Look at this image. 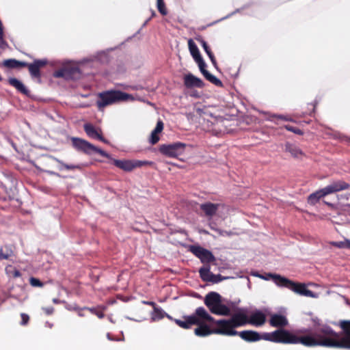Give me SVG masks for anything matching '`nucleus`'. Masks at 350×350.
Returning <instances> with one entry per match:
<instances>
[{"instance_id":"f257e3e1","label":"nucleus","mask_w":350,"mask_h":350,"mask_svg":"<svg viewBox=\"0 0 350 350\" xmlns=\"http://www.w3.org/2000/svg\"><path fill=\"white\" fill-rule=\"evenodd\" d=\"M237 336L246 342H256L261 339L275 343L301 344L307 347H314V327L302 328L291 332L285 329H278L271 333L260 334L253 330L239 332Z\"/></svg>"},{"instance_id":"f03ea898","label":"nucleus","mask_w":350,"mask_h":350,"mask_svg":"<svg viewBox=\"0 0 350 350\" xmlns=\"http://www.w3.org/2000/svg\"><path fill=\"white\" fill-rule=\"evenodd\" d=\"M340 332L326 324L314 327V347L350 349V320L339 322Z\"/></svg>"},{"instance_id":"7ed1b4c3","label":"nucleus","mask_w":350,"mask_h":350,"mask_svg":"<svg viewBox=\"0 0 350 350\" xmlns=\"http://www.w3.org/2000/svg\"><path fill=\"white\" fill-rule=\"evenodd\" d=\"M213 321H215V319L203 307L197 308L193 314L184 317V320L175 319V323L184 329H189L193 325H198V327L194 329V333L200 337L214 334L213 328L211 329L205 323V322L213 323Z\"/></svg>"},{"instance_id":"20e7f679","label":"nucleus","mask_w":350,"mask_h":350,"mask_svg":"<svg viewBox=\"0 0 350 350\" xmlns=\"http://www.w3.org/2000/svg\"><path fill=\"white\" fill-rule=\"evenodd\" d=\"M257 275L265 280H272L278 286L286 288L301 296L312 298L317 297V295L313 291L308 289L304 283L294 282L277 273H269L265 275L260 274Z\"/></svg>"},{"instance_id":"39448f33","label":"nucleus","mask_w":350,"mask_h":350,"mask_svg":"<svg viewBox=\"0 0 350 350\" xmlns=\"http://www.w3.org/2000/svg\"><path fill=\"white\" fill-rule=\"evenodd\" d=\"M204 304L214 314L230 316V308L222 304L221 296L216 292H210L204 297Z\"/></svg>"},{"instance_id":"423d86ee","label":"nucleus","mask_w":350,"mask_h":350,"mask_svg":"<svg viewBox=\"0 0 350 350\" xmlns=\"http://www.w3.org/2000/svg\"><path fill=\"white\" fill-rule=\"evenodd\" d=\"M129 96V94L119 90L103 92L98 94V100L96 101V105L99 109H102L106 106L113 105L120 101L126 100Z\"/></svg>"},{"instance_id":"0eeeda50","label":"nucleus","mask_w":350,"mask_h":350,"mask_svg":"<svg viewBox=\"0 0 350 350\" xmlns=\"http://www.w3.org/2000/svg\"><path fill=\"white\" fill-rule=\"evenodd\" d=\"M72 144L76 150L85 154H90L92 152H94L104 157L110 158V155L107 152L99 148H97L85 139L73 137L72 139Z\"/></svg>"},{"instance_id":"6e6552de","label":"nucleus","mask_w":350,"mask_h":350,"mask_svg":"<svg viewBox=\"0 0 350 350\" xmlns=\"http://www.w3.org/2000/svg\"><path fill=\"white\" fill-rule=\"evenodd\" d=\"M213 323L215 325L213 327V332L215 334L234 336H237L238 332L235 330L230 319H219L213 321Z\"/></svg>"},{"instance_id":"1a4fd4ad","label":"nucleus","mask_w":350,"mask_h":350,"mask_svg":"<svg viewBox=\"0 0 350 350\" xmlns=\"http://www.w3.org/2000/svg\"><path fill=\"white\" fill-rule=\"evenodd\" d=\"M186 144L181 142H176L170 144H162L159 146V152L168 157L177 158L182 155L186 148Z\"/></svg>"},{"instance_id":"9d476101","label":"nucleus","mask_w":350,"mask_h":350,"mask_svg":"<svg viewBox=\"0 0 350 350\" xmlns=\"http://www.w3.org/2000/svg\"><path fill=\"white\" fill-rule=\"evenodd\" d=\"M113 165L126 172H131L135 168L141 167L144 165H151L153 162L139 160H118L113 159Z\"/></svg>"},{"instance_id":"9b49d317","label":"nucleus","mask_w":350,"mask_h":350,"mask_svg":"<svg viewBox=\"0 0 350 350\" xmlns=\"http://www.w3.org/2000/svg\"><path fill=\"white\" fill-rule=\"evenodd\" d=\"M189 251L198 258L202 263H210L215 260L213 253L199 245H190Z\"/></svg>"},{"instance_id":"f8f14e48","label":"nucleus","mask_w":350,"mask_h":350,"mask_svg":"<svg viewBox=\"0 0 350 350\" xmlns=\"http://www.w3.org/2000/svg\"><path fill=\"white\" fill-rule=\"evenodd\" d=\"M210 269V265L203 266L199 269L200 277L202 281L217 284L227 278L220 274L215 275L213 273L211 272Z\"/></svg>"},{"instance_id":"ddd939ff","label":"nucleus","mask_w":350,"mask_h":350,"mask_svg":"<svg viewBox=\"0 0 350 350\" xmlns=\"http://www.w3.org/2000/svg\"><path fill=\"white\" fill-rule=\"evenodd\" d=\"M54 77L64 78L65 79H76L80 75V70L76 66H64L54 72Z\"/></svg>"},{"instance_id":"4468645a","label":"nucleus","mask_w":350,"mask_h":350,"mask_svg":"<svg viewBox=\"0 0 350 350\" xmlns=\"http://www.w3.org/2000/svg\"><path fill=\"white\" fill-rule=\"evenodd\" d=\"M26 67L28 68L29 73L33 78H40V68L47 64L46 59H36L33 63L29 64L26 62Z\"/></svg>"},{"instance_id":"2eb2a0df","label":"nucleus","mask_w":350,"mask_h":350,"mask_svg":"<svg viewBox=\"0 0 350 350\" xmlns=\"http://www.w3.org/2000/svg\"><path fill=\"white\" fill-rule=\"evenodd\" d=\"M83 129L89 137L98 139L99 141L105 144L108 143V141L103 137V133L100 129H96L93 124L90 123L85 124Z\"/></svg>"},{"instance_id":"dca6fc26","label":"nucleus","mask_w":350,"mask_h":350,"mask_svg":"<svg viewBox=\"0 0 350 350\" xmlns=\"http://www.w3.org/2000/svg\"><path fill=\"white\" fill-rule=\"evenodd\" d=\"M234 329L244 326L247 324V315L241 309L233 314L229 319Z\"/></svg>"},{"instance_id":"f3484780","label":"nucleus","mask_w":350,"mask_h":350,"mask_svg":"<svg viewBox=\"0 0 350 350\" xmlns=\"http://www.w3.org/2000/svg\"><path fill=\"white\" fill-rule=\"evenodd\" d=\"M324 188L327 195H329L334 193L349 189L350 188V185L344 180H339L332 182Z\"/></svg>"},{"instance_id":"a211bd4d","label":"nucleus","mask_w":350,"mask_h":350,"mask_svg":"<svg viewBox=\"0 0 350 350\" xmlns=\"http://www.w3.org/2000/svg\"><path fill=\"white\" fill-rule=\"evenodd\" d=\"M188 46L191 56L195 62L198 64L199 67L204 66L205 64L203 58L202 57L200 51L192 39H189Z\"/></svg>"},{"instance_id":"6ab92c4d","label":"nucleus","mask_w":350,"mask_h":350,"mask_svg":"<svg viewBox=\"0 0 350 350\" xmlns=\"http://www.w3.org/2000/svg\"><path fill=\"white\" fill-rule=\"evenodd\" d=\"M266 321L265 314L260 310L253 312L249 317H247V324L260 327L265 324Z\"/></svg>"},{"instance_id":"aec40b11","label":"nucleus","mask_w":350,"mask_h":350,"mask_svg":"<svg viewBox=\"0 0 350 350\" xmlns=\"http://www.w3.org/2000/svg\"><path fill=\"white\" fill-rule=\"evenodd\" d=\"M269 324L271 327L284 329L288 324V321L285 316L280 314H273L270 317Z\"/></svg>"},{"instance_id":"412c9836","label":"nucleus","mask_w":350,"mask_h":350,"mask_svg":"<svg viewBox=\"0 0 350 350\" xmlns=\"http://www.w3.org/2000/svg\"><path fill=\"white\" fill-rule=\"evenodd\" d=\"M184 84L188 88H203L204 82L198 77L192 74L186 75L184 77Z\"/></svg>"},{"instance_id":"4be33fe9","label":"nucleus","mask_w":350,"mask_h":350,"mask_svg":"<svg viewBox=\"0 0 350 350\" xmlns=\"http://www.w3.org/2000/svg\"><path fill=\"white\" fill-rule=\"evenodd\" d=\"M219 207V204L206 202L200 204V209L204 212V215L208 217H213Z\"/></svg>"},{"instance_id":"5701e85b","label":"nucleus","mask_w":350,"mask_h":350,"mask_svg":"<svg viewBox=\"0 0 350 350\" xmlns=\"http://www.w3.org/2000/svg\"><path fill=\"white\" fill-rule=\"evenodd\" d=\"M284 150L286 152H288L291 155L296 159L302 157L304 154L303 151L295 144L286 142L284 145Z\"/></svg>"},{"instance_id":"b1692460","label":"nucleus","mask_w":350,"mask_h":350,"mask_svg":"<svg viewBox=\"0 0 350 350\" xmlns=\"http://www.w3.org/2000/svg\"><path fill=\"white\" fill-rule=\"evenodd\" d=\"M206 63L204 64V66L199 67L200 72H202L203 76L205 77V79L217 87H223L222 82L219 79H217L215 76L211 74L206 69Z\"/></svg>"},{"instance_id":"393cba45","label":"nucleus","mask_w":350,"mask_h":350,"mask_svg":"<svg viewBox=\"0 0 350 350\" xmlns=\"http://www.w3.org/2000/svg\"><path fill=\"white\" fill-rule=\"evenodd\" d=\"M206 63L204 64V66L199 67L200 72H202L203 76L205 77V79L217 87H223L222 82L219 79H217L215 76L211 74L206 69Z\"/></svg>"},{"instance_id":"a878e982","label":"nucleus","mask_w":350,"mask_h":350,"mask_svg":"<svg viewBox=\"0 0 350 350\" xmlns=\"http://www.w3.org/2000/svg\"><path fill=\"white\" fill-rule=\"evenodd\" d=\"M325 196H327V193L325 188H323L311 193L308 198V202L311 205H314L320 200L321 198Z\"/></svg>"},{"instance_id":"bb28decb","label":"nucleus","mask_w":350,"mask_h":350,"mask_svg":"<svg viewBox=\"0 0 350 350\" xmlns=\"http://www.w3.org/2000/svg\"><path fill=\"white\" fill-rule=\"evenodd\" d=\"M8 83L10 85L15 88L19 92L22 93L24 95H28L29 94V90L24 85V84L18 80L16 78H10L8 79Z\"/></svg>"},{"instance_id":"cd10ccee","label":"nucleus","mask_w":350,"mask_h":350,"mask_svg":"<svg viewBox=\"0 0 350 350\" xmlns=\"http://www.w3.org/2000/svg\"><path fill=\"white\" fill-rule=\"evenodd\" d=\"M26 62H21L15 59H5L3 62V66L9 68H25Z\"/></svg>"},{"instance_id":"c85d7f7f","label":"nucleus","mask_w":350,"mask_h":350,"mask_svg":"<svg viewBox=\"0 0 350 350\" xmlns=\"http://www.w3.org/2000/svg\"><path fill=\"white\" fill-rule=\"evenodd\" d=\"M14 252L10 245H5L0 248V260H8L13 256Z\"/></svg>"},{"instance_id":"c756f323","label":"nucleus","mask_w":350,"mask_h":350,"mask_svg":"<svg viewBox=\"0 0 350 350\" xmlns=\"http://www.w3.org/2000/svg\"><path fill=\"white\" fill-rule=\"evenodd\" d=\"M202 46L203 49L204 50V51L206 52V53L207 54V55L208 56L213 65L215 67H217V63L215 57L213 53L212 52L211 48L208 45V44L206 42H203L202 44Z\"/></svg>"},{"instance_id":"7c9ffc66","label":"nucleus","mask_w":350,"mask_h":350,"mask_svg":"<svg viewBox=\"0 0 350 350\" xmlns=\"http://www.w3.org/2000/svg\"><path fill=\"white\" fill-rule=\"evenodd\" d=\"M275 119L284 120V121L293 122V120L288 116L276 115V114L271 115L269 117L268 120L274 122L275 123L278 124V122L276 121H275Z\"/></svg>"},{"instance_id":"2f4dec72","label":"nucleus","mask_w":350,"mask_h":350,"mask_svg":"<svg viewBox=\"0 0 350 350\" xmlns=\"http://www.w3.org/2000/svg\"><path fill=\"white\" fill-rule=\"evenodd\" d=\"M55 161L58 163H59L64 169H66L67 170H76V169L81 170V166L80 165L67 164L58 159H55Z\"/></svg>"},{"instance_id":"473e14b6","label":"nucleus","mask_w":350,"mask_h":350,"mask_svg":"<svg viewBox=\"0 0 350 350\" xmlns=\"http://www.w3.org/2000/svg\"><path fill=\"white\" fill-rule=\"evenodd\" d=\"M9 268L12 269H8V267L6 268L7 273L10 277H12L14 278H19L21 276V273L14 267L10 266Z\"/></svg>"},{"instance_id":"72a5a7b5","label":"nucleus","mask_w":350,"mask_h":350,"mask_svg":"<svg viewBox=\"0 0 350 350\" xmlns=\"http://www.w3.org/2000/svg\"><path fill=\"white\" fill-rule=\"evenodd\" d=\"M83 309H85L90 311L92 314L96 315L99 319H103L105 317L104 312L96 308L84 307Z\"/></svg>"},{"instance_id":"f704fd0d","label":"nucleus","mask_w":350,"mask_h":350,"mask_svg":"<svg viewBox=\"0 0 350 350\" xmlns=\"http://www.w3.org/2000/svg\"><path fill=\"white\" fill-rule=\"evenodd\" d=\"M332 245L338 248H349L350 249V241L345 240L344 241L332 242Z\"/></svg>"},{"instance_id":"c9c22d12","label":"nucleus","mask_w":350,"mask_h":350,"mask_svg":"<svg viewBox=\"0 0 350 350\" xmlns=\"http://www.w3.org/2000/svg\"><path fill=\"white\" fill-rule=\"evenodd\" d=\"M157 8L163 16L167 15V12L163 0H157Z\"/></svg>"},{"instance_id":"e433bc0d","label":"nucleus","mask_w":350,"mask_h":350,"mask_svg":"<svg viewBox=\"0 0 350 350\" xmlns=\"http://www.w3.org/2000/svg\"><path fill=\"white\" fill-rule=\"evenodd\" d=\"M29 284L33 287L42 288L44 286V283L42 282H41L39 279L34 278V277H31L29 278Z\"/></svg>"},{"instance_id":"4c0bfd02","label":"nucleus","mask_w":350,"mask_h":350,"mask_svg":"<svg viewBox=\"0 0 350 350\" xmlns=\"http://www.w3.org/2000/svg\"><path fill=\"white\" fill-rule=\"evenodd\" d=\"M287 131H291V132H293L297 135H304V132L303 131H301V129H299V128H297V127H294L293 126H291V125H285L284 126Z\"/></svg>"},{"instance_id":"58836bf2","label":"nucleus","mask_w":350,"mask_h":350,"mask_svg":"<svg viewBox=\"0 0 350 350\" xmlns=\"http://www.w3.org/2000/svg\"><path fill=\"white\" fill-rule=\"evenodd\" d=\"M163 310L161 308H157V307H154V317H153V319H161L163 317Z\"/></svg>"},{"instance_id":"ea45409f","label":"nucleus","mask_w":350,"mask_h":350,"mask_svg":"<svg viewBox=\"0 0 350 350\" xmlns=\"http://www.w3.org/2000/svg\"><path fill=\"white\" fill-rule=\"evenodd\" d=\"M159 133H155V131L153 130L151 133V136H150V142L151 144L154 145L155 144H157L159 140Z\"/></svg>"},{"instance_id":"a19ab883","label":"nucleus","mask_w":350,"mask_h":350,"mask_svg":"<svg viewBox=\"0 0 350 350\" xmlns=\"http://www.w3.org/2000/svg\"><path fill=\"white\" fill-rule=\"evenodd\" d=\"M21 325H23V326L27 325L29 321V315L25 313H21Z\"/></svg>"},{"instance_id":"79ce46f5","label":"nucleus","mask_w":350,"mask_h":350,"mask_svg":"<svg viewBox=\"0 0 350 350\" xmlns=\"http://www.w3.org/2000/svg\"><path fill=\"white\" fill-rule=\"evenodd\" d=\"M163 122L161 120H158L156 127L154 128L155 133H160L163 129Z\"/></svg>"},{"instance_id":"37998d69","label":"nucleus","mask_w":350,"mask_h":350,"mask_svg":"<svg viewBox=\"0 0 350 350\" xmlns=\"http://www.w3.org/2000/svg\"><path fill=\"white\" fill-rule=\"evenodd\" d=\"M68 310H73L77 312V314L79 317H84L85 314L83 313V308H79V307H73V308H68Z\"/></svg>"},{"instance_id":"c03bdc74","label":"nucleus","mask_w":350,"mask_h":350,"mask_svg":"<svg viewBox=\"0 0 350 350\" xmlns=\"http://www.w3.org/2000/svg\"><path fill=\"white\" fill-rule=\"evenodd\" d=\"M42 310L46 314L51 315L54 312V308L52 306L42 308Z\"/></svg>"},{"instance_id":"a18cd8bd","label":"nucleus","mask_w":350,"mask_h":350,"mask_svg":"<svg viewBox=\"0 0 350 350\" xmlns=\"http://www.w3.org/2000/svg\"><path fill=\"white\" fill-rule=\"evenodd\" d=\"M195 39L200 43L202 45L203 42H206L200 35H198L195 37Z\"/></svg>"},{"instance_id":"49530a36","label":"nucleus","mask_w":350,"mask_h":350,"mask_svg":"<svg viewBox=\"0 0 350 350\" xmlns=\"http://www.w3.org/2000/svg\"><path fill=\"white\" fill-rule=\"evenodd\" d=\"M144 304L150 306H152L154 308L155 307V303L153 301H144Z\"/></svg>"},{"instance_id":"de8ad7c7","label":"nucleus","mask_w":350,"mask_h":350,"mask_svg":"<svg viewBox=\"0 0 350 350\" xmlns=\"http://www.w3.org/2000/svg\"><path fill=\"white\" fill-rule=\"evenodd\" d=\"M317 103H311L310 105L312 106V112L314 111V109L316 108V105H317Z\"/></svg>"},{"instance_id":"09e8293b","label":"nucleus","mask_w":350,"mask_h":350,"mask_svg":"<svg viewBox=\"0 0 350 350\" xmlns=\"http://www.w3.org/2000/svg\"><path fill=\"white\" fill-rule=\"evenodd\" d=\"M53 301L55 304H58L59 303V300L57 299H53Z\"/></svg>"},{"instance_id":"8fccbe9b","label":"nucleus","mask_w":350,"mask_h":350,"mask_svg":"<svg viewBox=\"0 0 350 350\" xmlns=\"http://www.w3.org/2000/svg\"><path fill=\"white\" fill-rule=\"evenodd\" d=\"M206 29V27L205 26H203V27H201L199 28V30H204Z\"/></svg>"},{"instance_id":"3c124183","label":"nucleus","mask_w":350,"mask_h":350,"mask_svg":"<svg viewBox=\"0 0 350 350\" xmlns=\"http://www.w3.org/2000/svg\"><path fill=\"white\" fill-rule=\"evenodd\" d=\"M107 338H108L109 339H111V338H110V335H109V334H107Z\"/></svg>"},{"instance_id":"603ef678","label":"nucleus","mask_w":350,"mask_h":350,"mask_svg":"<svg viewBox=\"0 0 350 350\" xmlns=\"http://www.w3.org/2000/svg\"><path fill=\"white\" fill-rule=\"evenodd\" d=\"M172 165H174L176 166V167H179L177 164L173 163Z\"/></svg>"},{"instance_id":"864d4df0","label":"nucleus","mask_w":350,"mask_h":350,"mask_svg":"<svg viewBox=\"0 0 350 350\" xmlns=\"http://www.w3.org/2000/svg\"><path fill=\"white\" fill-rule=\"evenodd\" d=\"M325 203H326L327 205H329V206H332V204H329V203H327V202H325Z\"/></svg>"},{"instance_id":"5fc2aeb1","label":"nucleus","mask_w":350,"mask_h":350,"mask_svg":"<svg viewBox=\"0 0 350 350\" xmlns=\"http://www.w3.org/2000/svg\"><path fill=\"white\" fill-rule=\"evenodd\" d=\"M2 79H2L1 76L0 75V81H2Z\"/></svg>"}]
</instances>
